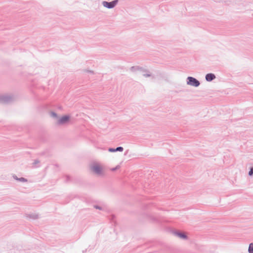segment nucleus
I'll list each match as a JSON object with an SVG mask.
<instances>
[{
  "label": "nucleus",
  "instance_id": "1",
  "mask_svg": "<svg viewBox=\"0 0 253 253\" xmlns=\"http://www.w3.org/2000/svg\"><path fill=\"white\" fill-rule=\"evenodd\" d=\"M90 170L98 176H101L103 174L102 166L98 163H93L90 166Z\"/></svg>",
  "mask_w": 253,
  "mask_h": 253
},
{
  "label": "nucleus",
  "instance_id": "2",
  "mask_svg": "<svg viewBox=\"0 0 253 253\" xmlns=\"http://www.w3.org/2000/svg\"><path fill=\"white\" fill-rule=\"evenodd\" d=\"M14 96L11 94L0 95V103H7L12 102L14 100Z\"/></svg>",
  "mask_w": 253,
  "mask_h": 253
},
{
  "label": "nucleus",
  "instance_id": "3",
  "mask_svg": "<svg viewBox=\"0 0 253 253\" xmlns=\"http://www.w3.org/2000/svg\"><path fill=\"white\" fill-rule=\"evenodd\" d=\"M186 83L187 84L194 87H198L200 84V82L198 80L192 77H188L187 78Z\"/></svg>",
  "mask_w": 253,
  "mask_h": 253
},
{
  "label": "nucleus",
  "instance_id": "4",
  "mask_svg": "<svg viewBox=\"0 0 253 253\" xmlns=\"http://www.w3.org/2000/svg\"><path fill=\"white\" fill-rule=\"evenodd\" d=\"M118 0H114L111 2H108L106 1H103L102 2V5L104 7L109 9L114 8L118 3Z\"/></svg>",
  "mask_w": 253,
  "mask_h": 253
},
{
  "label": "nucleus",
  "instance_id": "5",
  "mask_svg": "<svg viewBox=\"0 0 253 253\" xmlns=\"http://www.w3.org/2000/svg\"><path fill=\"white\" fill-rule=\"evenodd\" d=\"M69 116H64L58 120L57 123L59 125H63L67 124L69 122Z\"/></svg>",
  "mask_w": 253,
  "mask_h": 253
},
{
  "label": "nucleus",
  "instance_id": "6",
  "mask_svg": "<svg viewBox=\"0 0 253 253\" xmlns=\"http://www.w3.org/2000/svg\"><path fill=\"white\" fill-rule=\"evenodd\" d=\"M130 71L132 72L136 73L137 72H146V71L145 69H144L142 67L138 66H132L130 68Z\"/></svg>",
  "mask_w": 253,
  "mask_h": 253
},
{
  "label": "nucleus",
  "instance_id": "7",
  "mask_svg": "<svg viewBox=\"0 0 253 253\" xmlns=\"http://www.w3.org/2000/svg\"><path fill=\"white\" fill-rule=\"evenodd\" d=\"M25 217L27 218L31 219H37L39 218V215L35 212L33 213H26L25 214Z\"/></svg>",
  "mask_w": 253,
  "mask_h": 253
},
{
  "label": "nucleus",
  "instance_id": "8",
  "mask_svg": "<svg viewBox=\"0 0 253 253\" xmlns=\"http://www.w3.org/2000/svg\"><path fill=\"white\" fill-rule=\"evenodd\" d=\"M216 78L214 74L212 73H209L206 75L205 78L207 81L211 82Z\"/></svg>",
  "mask_w": 253,
  "mask_h": 253
},
{
  "label": "nucleus",
  "instance_id": "9",
  "mask_svg": "<svg viewBox=\"0 0 253 253\" xmlns=\"http://www.w3.org/2000/svg\"><path fill=\"white\" fill-rule=\"evenodd\" d=\"M174 234L179 238L183 239H187V236L183 233L176 232Z\"/></svg>",
  "mask_w": 253,
  "mask_h": 253
},
{
  "label": "nucleus",
  "instance_id": "10",
  "mask_svg": "<svg viewBox=\"0 0 253 253\" xmlns=\"http://www.w3.org/2000/svg\"><path fill=\"white\" fill-rule=\"evenodd\" d=\"M13 178L16 180H17L19 182H27V179L24 178V177H21V178H18L16 175H13Z\"/></svg>",
  "mask_w": 253,
  "mask_h": 253
},
{
  "label": "nucleus",
  "instance_id": "11",
  "mask_svg": "<svg viewBox=\"0 0 253 253\" xmlns=\"http://www.w3.org/2000/svg\"><path fill=\"white\" fill-rule=\"evenodd\" d=\"M146 72H141L142 76L145 77H149L151 76V74L149 71L146 70Z\"/></svg>",
  "mask_w": 253,
  "mask_h": 253
},
{
  "label": "nucleus",
  "instance_id": "12",
  "mask_svg": "<svg viewBox=\"0 0 253 253\" xmlns=\"http://www.w3.org/2000/svg\"><path fill=\"white\" fill-rule=\"evenodd\" d=\"M248 252L249 253H253V243L249 245Z\"/></svg>",
  "mask_w": 253,
  "mask_h": 253
},
{
  "label": "nucleus",
  "instance_id": "13",
  "mask_svg": "<svg viewBox=\"0 0 253 253\" xmlns=\"http://www.w3.org/2000/svg\"><path fill=\"white\" fill-rule=\"evenodd\" d=\"M50 115L53 118H58L57 114L56 113L54 112H51V113H50Z\"/></svg>",
  "mask_w": 253,
  "mask_h": 253
},
{
  "label": "nucleus",
  "instance_id": "14",
  "mask_svg": "<svg viewBox=\"0 0 253 253\" xmlns=\"http://www.w3.org/2000/svg\"><path fill=\"white\" fill-rule=\"evenodd\" d=\"M123 150H124L123 147H122L121 146L118 147L117 148H116L115 149L116 152H117V151L122 152L123 151Z\"/></svg>",
  "mask_w": 253,
  "mask_h": 253
},
{
  "label": "nucleus",
  "instance_id": "15",
  "mask_svg": "<svg viewBox=\"0 0 253 253\" xmlns=\"http://www.w3.org/2000/svg\"><path fill=\"white\" fill-rule=\"evenodd\" d=\"M249 175L250 176H252V175H253V168H251L250 169V171L249 172Z\"/></svg>",
  "mask_w": 253,
  "mask_h": 253
},
{
  "label": "nucleus",
  "instance_id": "16",
  "mask_svg": "<svg viewBox=\"0 0 253 253\" xmlns=\"http://www.w3.org/2000/svg\"><path fill=\"white\" fill-rule=\"evenodd\" d=\"M108 151L110 152H116L115 149L112 148H109Z\"/></svg>",
  "mask_w": 253,
  "mask_h": 253
},
{
  "label": "nucleus",
  "instance_id": "17",
  "mask_svg": "<svg viewBox=\"0 0 253 253\" xmlns=\"http://www.w3.org/2000/svg\"><path fill=\"white\" fill-rule=\"evenodd\" d=\"M94 208L96 209H98L99 210H102V208L100 206H94Z\"/></svg>",
  "mask_w": 253,
  "mask_h": 253
},
{
  "label": "nucleus",
  "instance_id": "18",
  "mask_svg": "<svg viewBox=\"0 0 253 253\" xmlns=\"http://www.w3.org/2000/svg\"><path fill=\"white\" fill-rule=\"evenodd\" d=\"M119 166H117V167H116V168L112 169V170L113 171H114V170H116L117 169H118L119 168Z\"/></svg>",
  "mask_w": 253,
  "mask_h": 253
},
{
  "label": "nucleus",
  "instance_id": "19",
  "mask_svg": "<svg viewBox=\"0 0 253 253\" xmlns=\"http://www.w3.org/2000/svg\"><path fill=\"white\" fill-rule=\"evenodd\" d=\"M89 72L90 73H93V71H89Z\"/></svg>",
  "mask_w": 253,
  "mask_h": 253
}]
</instances>
